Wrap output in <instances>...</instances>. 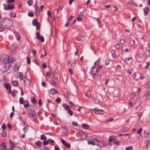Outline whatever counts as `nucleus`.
<instances>
[{
  "mask_svg": "<svg viewBox=\"0 0 150 150\" xmlns=\"http://www.w3.org/2000/svg\"><path fill=\"white\" fill-rule=\"evenodd\" d=\"M0 23L3 27L8 28L12 27L13 22L12 21L9 19L2 18L0 20Z\"/></svg>",
  "mask_w": 150,
  "mask_h": 150,
  "instance_id": "f257e3e1",
  "label": "nucleus"
},
{
  "mask_svg": "<svg viewBox=\"0 0 150 150\" xmlns=\"http://www.w3.org/2000/svg\"><path fill=\"white\" fill-rule=\"evenodd\" d=\"M98 71L97 68H94V67H92V69L91 71V75L93 76H97V79L100 78L101 77V74H97Z\"/></svg>",
  "mask_w": 150,
  "mask_h": 150,
  "instance_id": "f03ea898",
  "label": "nucleus"
},
{
  "mask_svg": "<svg viewBox=\"0 0 150 150\" xmlns=\"http://www.w3.org/2000/svg\"><path fill=\"white\" fill-rule=\"evenodd\" d=\"M27 117L33 120H35L36 115L33 110L30 111V110H29V113L28 114Z\"/></svg>",
  "mask_w": 150,
  "mask_h": 150,
  "instance_id": "7ed1b4c3",
  "label": "nucleus"
},
{
  "mask_svg": "<svg viewBox=\"0 0 150 150\" xmlns=\"http://www.w3.org/2000/svg\"><path fill=\"white\" fill-rule=\"evenodd\" d=\"M140 98H137L136 100L134 103L133 107L136 108H137L140 105Z\"/></svg>",
  "mask_w": 150,
  "mask_h": 150,
  "instance_id": "20e7f679",
  "label": "nucleus"
},
{
  "mask_svg": "<svg viewBox=\"0 0 150 150\" xmlns=\"http://www.w3.org/2000/svg\"><path fill=\"white\" fill-rule=\"evenodd\" d=\"M32 24L34 26H36L37 30H39L40 29L39 23L37 19H35L33 20Z\"/></svg>",
  "mask_w": 150,
  "mask_h": 150,
  "instance_id": "39448f33",
  "label": "nucleus"
},
{
  "mask_svg": "<svg viewBox=\"0 0 150 150\" xmlns=\"http://www.w3.org/2000/svg\"><path fill=\"white\" fill-rule=\"evenodd\" d=\"M24 83L25 87L28 88L30 85V82L29 79L25 78V79L24 80Z\"/></svg>",
  "mask_w": 150,
  "mask_h": 150,
  "instance_id": "423d86ee",
  "label": "nucleus"
},
{
  "mask_svg": "<svg viewBox=\"0 0 150 150\" xmlns=\"http://www.w3.org/2000/svg\"><path fill=\"white\" fill-rule=\"evenodd\" d=\"M36 36L38 40H40L41 42H44V38L43 36H40V34L39 32H38L37 33Z\"/></svg>",
  "mask_w": 150,
  "mask_h": 150,
  "instance_id": "0eeeda50",
  "label": "nucleus"
},
{
  "mask_svg": "<svg viewBox=\"0 0 150 150\" xmlns=\"http://www.w3.org/2000/svg\"><path fill=\"white\" fill-rule=\"evenodd\" d=\"M7 148V144L4 142H3L0 145V149L2 150H6Z\"/></svg>",
  "mask_w": 150,
  "mask_h": 150,
  "instance_id": "6e6552de",
  "label": "nucleus"
},
{
  "mask_svg": "<svg viewBox=\"0 0 150 150\" xmlns=\"http://www.w3.org/2000/svg\"><path fill=\"white\" fill-rule=\"evenodd\" d=\"M94 111L95 112L98 114H103V113L104 110L98 109L97 108H95L94 109Z\"/></svg>",
  "mask_w": 150,
  "mask_h": 150,
  "instance_id": "1a4fd4ad",
  "label": "nucleus"
},
{
  "mask_svg": "<svg viewBox=\"0 0 150 150\" xmlns=\"http://www.w3.org/2000/svg\"><path fill=\"white\" fill-rule=\"evenodd\" d=\"M9 146L10 148L12 149L14 148L15 147V145L14 142L12 141L11 139H10L9 140Z\"/></svg>",
  "mask_w": 150,
  "mask_h": 150,
  "instance_id": "9d476101",
  "label": "nucleus"
},
{
  "mask_svg": "<svg viewBox=\"0 0 150 150\" xmlns=\"http://www.w3.org/2000/svg\"><path fill=\"white\" fill-rule=\"evenodd\" d=\"M3 61L2 62L5 63H8L11 62H13L12 60H9L10 57L8 55V57L7 59L6 58H4Z\"/></svg>",
  "mask_w": 150,
  "mask_h": 150,
  "instance_id": "9b49d317",
  "label": "nucleus"
},
{
  "mask_svg": "<svg viewBox=\"0 0 150 150\" xmlns=\"http://www.w3.org/2000/svg\"><path fill=\"white\" fill-rule=\"evenodd\" d=\"M2 137H6V129L2 130V132L0 134Z\"/></svg>",
  "mask_w": 150,
  "mask_h": 150,
  "instance_id": "f8f14e48",
  "label": "nucleus"
},
{
  "mask_svg": "<svg viewBox=\"0 0 150 150\" xmlns=\"http://www.w3.org/2000/svg\"><path fill=\"white\" fill-rule=\"evenodd\" d=\"M8 57V55L6 54H2L0 55V62H2L3 61L4 58L6 59Z\"/></svg>",
  "mask_w": 150,
  "mask_h": 150,
  "instance_id": "ddd939ff",
  "label": "nucleus"
},
{
  "mask_svg": "<svg viewBox=\"0 0 150 150\" xmlns=\"http://www.w3.org/2000/svg\"><path fill=\"white\" fill-rule=\"evenodd\" d=\"M117 137L114 136H110L109 139V141L110 142H112L113 140H115L117 139Z\"/></svg>",
  "mask_w": 150,
  "mask_h": 150,
  "instance_id": "4468645a",
  "label": "nucleus"
},
{
  "mask_svg": "<svg viewBox=\"0 0 150 150\" xmlns=\"http://www.w3.org/2000/svg\"><path fill=\"white\" fill-rule=\"evenodd\" d=\"M17 77L21 80H22L23 79V74L21 72H19L18 73Z\"/></svg>",
  "mask_w": 150,
  "mask_h": 150,
  "instance_id": "2eb2a0df",
  "label": "nucleus"
},
{
  "mask_svg": "<svg viewBox=\"0 0 150 150\" xmlns=\"http://www.w3.org/2000/svg\"><path fill=\"white\" fill-rule=\"evenodd\" d=\"M14 33L15 35V36L16 37L17 40L18 41H19L20 36L18 33L16 31H14Z\"/></svg>",
  "mask_w": 150,
  "mask_h": 150,
  "instance_id": "dca6fc26",
  "label": "nucleus"
},
{
  "mask_svg": "<svg viewBox=\"0 0 150 150\" xmlns=\"http://www.w3.org/2000/svg\"><path fill=\"white\" fill-rule=\"evenodd\" d=\"M144 15L146 16L148 14V12L149 11V9L148 7H146L144 9Z\"/></svg>",
  "mask_w": 150,
  "mask_h": 150,
  "instance_id": "f3484780",
  "label": "nucleus"
},
{
  "mask_svg": "<svg viewBox=\"0 0 150 150\" xmlns=\"http://www.w3.org/2000/svg\"><path fill=\"white\" fill-rule=\"evenodd\" d=\"M97 145L100 147H102L105 145V143L103 142H99L97 144Z\"/></svg>",
  "mask_w": 150,
  "mask_h": 150,
  "instance_id": "a211bd4d",
  "label": "nucleus"
},
{
  "mask_svg": "<svg viewBox=\"0 0 150 150\" xmlns=\"http://www.w3.org/2000/svg\"><path fill=\"white\" fill-rule=\"evenodd\" d=\"M145 54L146 57H150V50H149L147 49L145 52Z\"/></svg>",
  "mask_w": 150,
  "mask_h": 150,
  "instance_id": "6ab92c4d",
  "label": "nucleus"
},
{
  "mask_svg": "<svg viewBox=\"0 0 150 150\" xmlns=\"http://www.w3.org/2000/svg\"><path fill=\"white\" fill-rule=\"evenodd\" d=\"M50 93L52 95H54L56 94L57 91L55 89L52 88L50 91Z\"/></svg>",
  "mask_w": 150,
  "mask_h": 150,
  "instance_id": "aec40b11",
  "label": "nucleus"
},
{
  "mask_svg": "<svg viewBox=\"0 0 150 150\" xmlns=\"http://www.w3.org/2000/svg\"><path fill=\"white\" fill-rule=\"evenodd\" d=\"M146 99L149 100L150 99V91H147L146 94Z\"/></svg>",
  "mask_w": 150,
  "mask_h": 150,
  "instance_id": "412c9836",
  "label": "nucleus"
},
{
  "mask_svg": "<svg viewBox=\"0 0 150 150\" xmlns=\"http://www.w3.org/2000/svg\"><path fill=\"white\" fill-rule=\"evenodd\" d=\"M50 83L52 86H54L55 87H56L57 86V83L54 80H52Z\"/></svg>",
  "mask_w": 150,
  "mask_h": 150,
  "instance_id": "4be33fe9",
  "label": "nucleus"
},
{
  "mask_svg": "<svg viewBox=\"0 0 150 150\" xmlns=\"http://www.w3.org/2000/svg\"><path fill=\"white\" fill-rule=\"evenodd\" d=\"M8 9L9 10H12L14 8V6L12 4L8 5L7 6Z\"/></svg>",
  "mask_w": 150,
  "mask_h": 150,
  "instance_id": "5701e85b",
  "label": "nucleus"
},
{
  "mask_svg": "<svg viewBox=\"0 0 150 150\" xmlns=\"http://www.w3.org/2000/svg\"><path fill=\"white\" fill-rule=\"evenodd\" d=\"M12 83L13 86H18V83L17 81H13L12 82Z\"/></svg>",
  "mask_w": 150,
  "mask_h": 150,
  "instance_id": "b1692460",
  "label": "nucleus"
},
{
  "mask_svg": "<svg viewBox=\"0 0 150 150\" xmlns=\"http://www.w3.org/2000/svg\"><path fill=\"white\" fill-rule=\"evenodd\" d=\"M86 96L88 98L91 96V93L90 91H87L85 94Z\"/></svg>",
  "mask_w": 150,
  "mask_h": 150,
  "instance_id": "393cba45",
  "label": "nucleus"
},
{
  "mask_svg": "<svg viewBox=\"0 0 150 150\" xmlns=\"http://www.w3.org/2000/svg\"><path fill=\"white\" fill-rule=\"evenodd\" d=\"M62 106L66 110H69V106L65 104H63L62 105Z\"/></svg>",
  "mask_w": 150,
  "mask_h": 150,
  "instance_id": "a878e982",
  "label": "nucleus"
},
{
  "mask_svg": "<svg viewBox=\"0 0 150 150\" xmlns=\"http://www.w3.org/2000/svg\"><path fill=\"white\" fill-rule=\"evenodd\" d=\"M23 130L24 133H26L28 130V126L25 127L23 128Z\"/></svg>",
  "mask_w": 150,
  "mask_h": 150,
  "instance_id": "bb28decb",
  "label": "nucleus"
},
{
  "mask_svg": "<svg viewBox=\"0 0 150 150\" xmlns=\"http://www.w3.org/2000/svg\"><path fill=\"white\" fill-rule=\"evenodd\" d=\"M52 36L53 38H54L56 35V32L55 31H52L51 33Z\"/></svg>",
  "mask_w": 150,
  "mask_h": 150,
  "instance_id": "cd10ccee",
  "label": "nucleus"
},
{
  "mask_svg": "<svg viewBox=\"0 0 150 150\" xmlns=\"http://www.w3.org/2000/svg\"><path fill=\"white\" fill-rule=\"evenodd\" d=\"M42 143L40 141H38L35 143V144L38 146V147H40L42 145Z\"/></svg>",
  "mask_w": 150,
  "mask_h": 150,
  "instance_id": "c85d7f7f",
  "label": "nucleus"
},
{
  "mask_svg": "<svg viewBox=\"0 0 150 150\" xmlns=\"http://www.w3.org/2000/svg\"><path fill=\"white\" fill-rule=\"evenodd\" d=\"M4 86L5 88L8 90L9 89L11 88V86H10L9 84H6L4 85Z\"/></svg>",
  "mask_w": 150,
  "mask_h": 150,
  "instance_id": "c756f323",
  "label": "nucleus"
},
{
  "mask_svg": "<svg viewBox=\"0 0 150 150\" xmlns=\"http://www.w3.org/2000/svg\"><path fill=\"white\" fill-rule=\"evenodd\" d=\"M82 125L83 127L86 129H87L89 127V126L86 124H83Z\"/></svg>",
  "mask_w": 150,
  "mask_h": 150,
  "instance_id": "7c9ffc66",
  "label": "nucleus"
},
{
  "mask_svg": "<svg viewBox=\"0 0 150 150\" xmlns=\"http://www.w3.org/2000/svg\"><path fill=\"white\" fill-rule=\"evenodd\" d=\"M41 139L42 140H45L46 139V137L44 135L42 134L40 136Z\"/></svg>",
  "mask_w": 150,
  "mask_h": 150,
  "instance_id": "2f4dec72",
  "label": "nucleus"
},
{
  "mask_svg": "<svg viewBox=\"0 0 150 150\" xmlns=\"http://www.w3.org/2000/svg\"><path fill=\"white\" fill-rule=\"evenodd\" d=\"M136 95L135 93L134 92H132L130 96V97L132 99H133L136 96Z\"/></svg>",
  "mask_w": 150,
  "mask_h": 150,
  "instance_id": "473e14b6",
  "label": "nucleus"
},
{
  "mask_svg": "<svg viewBox=\"0 0 150 150\" xmlns=\"http://www.w3.org/2000/svg\"><path fill=\"white\" fill-rule=\"evenodd\" d=\"M83 37L81 36L80 37H78L76 38V40L79 41H81L83 39Z\"/></svg>",
  "mask_w": 150,
  "mask_h": 150,
  "instance_id": "72a5a7b5",
  "label": "nucleus"
},
{
  "mask_svg": "<svg viewBox=\"0 0 150 150\" xmlns=\"http://www.w3.org/2000/svg\"><path fill=\"white\" fill-rule=\"evenodd\" d=\"M11 17L15 18L16 16V15L15 12H12L11 13Z\"/></svg>",
  "mask_w": 150,
  "mask_h": 150,
  "instance_id": "f704fd0d",
  "label": "nucleus"
},
{
  "mask_svg": "<svg viewBox=\"0 0 150 150\" xmlns=\"http://www.w3.org/2000/svg\"><path fill=\"white\" fill-rule=\"evenodd\" d=\"M64 146H65L66 147L68 148H70L71 147L70 144L67 142L65 144Z\"/></svg>",
  "mask_w": 150,
  "mask_h": 150,
  "instance_id": "c9c22d12",
  "label": "nucleus"
},
{
  "mask_svg": "<svg viewBox=\"0 0 150 150\" xmlns=\"http://www.w3.org/2000/svg\"><path fill=\"white\" fill-rule=\"evenodd\" d=\"M112 56L114 58L116 57V55L114 51H112L111 52Z\"/></svg>",
  "mask_w": 150,
  "mask_h": 150,
  "instance_id": "e433bc0d",
  "label": "nucleus"
},
{
  "mask_svg": "<svg viewBox=\"0 0 150 150\" xmlns=\"http://www.w3.org/2000/svg\"><path fill=\"white\" fill-rule=\"evenodd\" d=\"M19 103L21 104H24L23 99V97H21L20 98L19 101Z\"/></svg>",
  "mask_w": 150,
  "mask_h": 150,
  "instance_id": "4c0bfd02",
  "label": "nucleus"
},
{
  "mask_svg": "<svg viewBox=\"0 0 150 150\" xmlns=\"http://www.w3.org/2000/svg\"><path fill=\"white\" fill-rule=\"evenodd\" d=\"M149 140H146L145 141L144 143L146 144V148H148V145L149 144Z\"/></svg>",
  "mask_w": 150,
  "mask_h": 150,
  "instance_id": "58836bf2",
  "label": "nucleus"
},
{
  "mask_svg": "<svg viewBox=\"0 0 150 150\" xmlns=\"http://www.w3.org/2000/svg\"><path fill=\"white\" fill-rule=\"evenodd\" d=\"M28 3L29 5L31 6L32 5L33 1L31 0H28Z\"/></svg>",
  "mask_w": 150,
  "mask_h": 150,
  "instance_id": "ea45409f",
  "label": "nucleus"
},
{
  "mask_svg": "<svg viewBox=\"0 0 150 150\" xmlns=\"http://www.w3.org/2000/svg\"><path fill=\"white\" fill-rule=\"evenodd\" d=\"M88 144H91L93 146H94L95 145V143L92 141H90L88 142Z\"/></svg>",
  "mask_w": 150,
  "mask_h": 150,
  "instance_id": "a19ab883",
  "label": "nucleus"
},
{
  "mask_svg": "<svg viewBox=\"0 0 150 150\" xmlns=\"http://www.w3.org/2000/svg\"><path fill=\"white\" fill-rule=\"evenodd\" d=\"M35 8L36 14V15H37L38 12L39 11L38 10V7H37L36 4L35 5Z\"/></svg>",
  "mask_w": 150,
  "mask_h": 150,
  "instance_id": "79ce46f5",
  "label": "nucleus"
},
{
  "mask_svg": "<svg viewBox=\"0 0 150 150\" xmlns=\"http://www.w3.org/2000/svg\"><path fill=\"white\" fill-rule=\"evenodd\" d=\"M31 102L34 103H36L37 101L34 97H33L31 99Z\"/></svg>",
  "mask_w": 150,
  "mask_h": 150,
  "instance_id": "37998d69",
  "label": "nucleus"
},
{
  "mask_svg": "<svg viewBox=\"0 0 150 150\" xmlns=\"http://www.w3.org/2000/svg\"><path fill=\"white\" fill-rule=\"evenodd\" d=\"M27 62L28 64H30V58L29 57H27Z\"/></svg>",
  "mask_w": 150,
  "mask_h": 150,
  "instance_id": "c03bdc74",
  "label": "nucleus"
},
{
  "mask_svg": "<svg viewBox=\"0 0 150 150\" xmlns=\"http://www.w3.org/2000/svg\"><path fill=\"white\" fill-rule=\"evenodd\" d=\"M73 83H74V85L75 86V87L77 89L78 88V85L76 83L77 82L74 80Z\"/></svg>",
  "mask_w": 150,
  "mask_h": 150,
  "instance_id": "a18cd8bd",
  "label": "nucleus"
},
{
  "mask_svg": "<svg viewBox=\"0 0 150 150\" xmlns=\"http://www.w3.org/2000/svg\"><path fill=\"white\" fill-rule=\"evenodd\" d=\"M150 65V63L149 62H146V65L145 67L144 68L146 69H147L148 68L149 66V65Z\"/></svg>",
  "mask_w": 150,
  "mask_h": 150,
  "instance_id": "49530a36",
  "label": "nucleus"
},
{
  "mask_svg": "<svg viewBox=\"0 0 150 150\" xmlns=\"http://www.w3.org/2000/svg\"><path fill=\"white\" fill-rule=\"evenodd\" d=\"M28 15L30 17H33V16L34 14L32 12H29L28 13Z\"/></svg>",
  "mask_w": 150,
  "mask_h": 150,
  "instance_id": "de8ad7c7",
  "label": "nucleus"
},
{
  "mask_svg": "<svg viewBox=\"0 0 150 150\" xmlns=\"http://www.w3.org/2000/svg\"><path fill=\"white\" fill-rule=\"evenodd\" d=\"M132 146H129L125 148L126 150H132Z\"/></svg>",
  "mask_w": 150,
  "mask_h": 150,
  "instance_id": "09e8293b",
  "label": "nucleus"
},
{
  "mask_svg": "<svg viewBox=\"0 0 150 150\" xmlns=\"http://www.w3.org/2000/svg\"><path fill=\"white\" fill-rule=\"evenodd\" d=\"M56 101L58 103H59L61 102V99L59 98H57L56 99Z\"/></svg>",
  "mask_w": 150,
  "mask_h": 150,
  "instance_id": "8fccbe9b",
  "label": "nucleus"
},
{
  "mask_svg": "<svg viewBox=\"0 0 150 150\" xmlns=\"http://www.w3.org/2000/svg\"><path fill=\"white\" fill-rule=\"evenodd\" d=\"M61 127L64 129V130H68L67 128L64 125H63L61 126Z\"/></svg>",
  "mask_w": 150,
  "mask_h": 150,
  "instance_id": "3c124183",
  "label": "nucleus"
},
{
  "mask_svg": "<svg viewBox=\"0 0 150 150\" xmlns=\"http://www.w3.org/2000/svg\"><path fill=\"white\" fill-rule=\"evenodd\" d=\"M142 131V129L141 128L139 129L137 131V133L138 134H140Z\"/></svg>",
  "mask_w": 150,
  "mask_h": 150,
  "instance_id": "603ef678",
  "label": "nucleus"
},
{
  "mask_svg": "<svg viewBox=\"0 0 150 150\" xmlns=\"http://www.w3.org/2000/svg\"><path fill=\"white\" fill-rule=\"evenodd\" d=\"M125 42V40L124 39H121L120 41V43L122 44H124Z\"/></svg>",
  "mask_w": 150,
  "mask_h": 150,
  "instance_id": "864d4df0",
  "label": "nucleus"
},
{
  "mask_svg": "<svg viewBox=\"0 0 150 150\" xmlns=\"http://www.w3.org/2000/svg\"><path fill=\"white\" fill-rule=\"evenodd\" d=\"M44 52L45 53V54L40 55V57L41 58H42L43 57L45 56L47 54L46 50H44Z\"/></svg>",
  "mask_w": 150,
  "mask_h": 150,
  "instance_id": "5fc2aeb1",
  "label": "nucleus"
},
{
  "mask_svg": "<svg viewBox=\"0 0 150 150\" xmlns=\"http://www.w3.org/2000/svg\"><path fill=\"white\" fill-rule=\"evenodd\" d=\"M68 114L71 116H72L73 115L72 111L70 110H68Z\"/></svg>",
  "mask_w": 150,
  "mask_h": 150,
  "instance_id": "6e6d98bb",
  "label": "nucleus"
},
{
  "mask_svg": "<svg viewBox=\"0 0 150 150\" xmlns=\"http://www.w3.org/2000/svg\"><path fill=\"white\" fill-rule=\"evenodd\" d=\"M42 69H43L47 67L45 63H44L42 64Z\"/></svg>",
  "mask_w": 150,
  "mask_h": 150,
  "instance_id": "4d7b16f0",
  "label": "nucleus"
},
{
  "mask_svg": "<svg viewBox=\"0 0 150 150\" xmlns=\"http://www.w3.org/2000/svg\"><path fill=\"white\" fill-rule=\"evenodd\" d=\"M1 128H2V130L6 129V126L4 124H3L2 125Z\"/></svg>",
  "mask_w": 150,
  "mask_h": 150,
  "instance_id": "13d9d810",
  "label": "nucleus"
},
{
  "mask_svg": "<svg viewBox=\"0 0 150 150\" xmlns=\"http://www.w3.org/2000/svg\"><path fill=\"white\" fill-rule=\"evenodd\" d=\"M48 144V142L47 141H45L43 142V144L44 146H46Z\"/></svg>",
  "mask_w": 150,
  "mask_h": 150,
  "instance_id": "bf43d9fd",
  "label": "nucleus"
},
{
  "mask_svg": "<svg viewBox=\"0 0 150 150\" xmlns=\"http://www.w3.org/2000/svg\"><path fill=\"white\" fill-rule=\"evenodd\" d=\"M132 57H128L127 58H126L125 59V62H127L129 61L130 59H131Z\"/></svg>",
  "mask_w": 150,
  "mask_h": 150,
  "instance_id": "052dcab7",
  "label": "nucleus"
},
{
  "mask_svg": "<svg viewBox=\"0 0 150 150\" xmlns=\"http://www.w3.org/2000/svg\"><path fill=\"white\" fill-rule=\"evenodd\" d=\"M82 17L79 16V17L77 18V20L79 21H80L81 20H82Z\"/></svg>",
  "mask_w": 150,
  "mask_h": 150,
  "instance_id": "680f3d73",
  "label": "nucleus"
},
{
  "mask_svg": "<svg viewBox=\"0 0 150 150\" xmlns=\"http://www.w3.org/2000/svg\"><path fill=\"white\" fill-rule=\"evenodd\" d=\"M93 142L94 143L95 142H99L98 140V139L96 138H94L93 139Z\"/></svg>",
  "mask_w": 150,
  "mask_h": 150,
  "instance_id": "e2e57ef3",
  "label": "nucleus"
},
{
  "mask_svg": "<svg viewBox=\"0 0 150 150\" xmlns=\"http://www.w3.org/2000/svg\"><path fill=\"white\" fill-rule=\"evenodd\" d=\"M63 6L62 7H60L58 9H57V13H58V12H59V11L60 10H62V8H63Z\"/></svg>",
  "mask_w": 150,
  "mask_h": 150,
  "instance_id": "0e129e2a",
  "label": "nucleus"
},
{
  "mask_svg": "<svg viewBox=\"0 0 150 150\" xmlns=\"http://www.w3.org/2000/svg\"><path fill=\"white\" fill-rule=\"evenodd\" d=\"M83 12H81L80 14H79V16L80 17H81L82 18H83Z\"/></svg>",
  "mask_w": 150,
  "mask_h": 150,
  "instance_id": "69168bd1",
  "label": "nucleus"
},
{
  "mask_svg": "<svg viewBox=\"0 0 150 150\" xmlns=\"http://www.w3.org/2000/svg\"><path fill=\"white\" fill-rule=\"evenodd\" d=\"M110 61L109 59H107L105 61V65H108L109 64Z\"/></svg>",
  "mask_w": 150,
  "mask_h": 150,
  "instance_id": "338daca9",
  "label": "nucleus"
},
{
  "mask_svg": "<svg viewBox=\"0 0 150 150\" xmlns=\"http://www.w3.org/2000/svg\"><path fill=\"white\" fill-rule=\"evenodd\" d=\"M69 24V22H68L66 23L65 25V26L66 27H68Z\"/></svg>",
  "mask_w": 150,
  "mask_h": 150,
  "instance_id": "774afa93",
  "label": "nucleus"
}]
</instances>
